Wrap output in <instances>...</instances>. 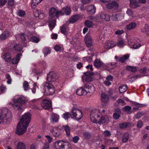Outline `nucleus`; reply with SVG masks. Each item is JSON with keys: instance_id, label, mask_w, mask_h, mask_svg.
I'll return each instance as SVG.
<instances>
[{"instance_id": "f257e3e1", "label": "nucleus", "mask_w": 149, "mask_h": 149, "mask_svg": "<svg viewBox=\"0 0 149 149\" xmlns=\"http://www.w3.org/2000/svg\"><path fill=\"white\" fill-rule=\"evenodd\" d=\"M31 114L28 112L22 116V118L19 122L16 132L18 135L23 134L26 132L27 127L31 120Z\"/></svg>"}, {"instance_id": "f03ea898", "label": "nucleus", "mask_w": 149, "mask_h": 149, "mask_svg": "<svg viewBox=\"0 0 149 149\" xmlns=\"http://www.w3.org/2000/svg\"><path fill=\"white\" fill-rule=\"evenodd\" d=\"M91 121L94 123L104 124L109 120L108 117L106 116H103L99 110H94L92 111L90 114Z\"/></svg>"}, {"instance_id": "7ed1b4c3", "label": "nucleus", "mask_w": 149, "mask_h": 149, "mask_svg": "<svg viewBox=\"0 0 149 149\" xmlns=\"http://www.w3.org/2000/svg\"><path fill=\"white\" fill-rule=\"evenodd\" d=\"M12 113L7 108L0 109V124H3L5 122L8 124L11 120Z\"/></svg>"}, {"instance_id": "20e7f679", "label": "nucleus", "mask_w": 149, "mask_h": 149, "mask_svg": "<svg viewBox=\"0 0 149 149\" xmlns=\"http://www.w3.org/2000/svg\"><path fill=\"white\" fill-rule=\"evenodd\" d=\"M54 146L56 149H71L72 148L69 142L61 140L56 141Z\"/></svg>"}, {"instance_id": "39448f33", "label": "nucleus", "mask_w": 149, "mask_h": 149, "mask_svg": "<svg viewBox=\"0 0 149 149\" xmlns=\"http://www.w3.org/2000/svg\"><path fill=\"white\" fill-rule=\"evenodd\" d=\"M42 85L45 93L47 95H51L54 92V88L52 84L47 82H45Z\"/></svg>"}, {"instance_id": "423d86ee", "label": "nucleus", "mask_w": 149, "mask_h": 149, "mask_svg": "<svg viewBox=\"0 0 149 149\" xmlns=\"http://www.w3.org/2000/svg\"><path fill=\"white\" fill-rule=\"evenodd\" d=\"M83 87L86 90V92L88 96L91 95L95 91V87L91 83L85 84L83 85Z\"/></svg>"}, {"instance_id": "0eeeda50", "label": "nucleus", "mask_w": 149, "mask_h": 149, "mask_svg": "<svg viewBox=\"0 0 149 149\" xmlns=\"http://www.w3.org/2000/svg\"><path fill=\"white\" fill-rule=\"evenodd\" d=\"M71 117H74L77 120H80L82 117L81 111L79 109L74 108H72L71 111Z\"/></svg>"}, {"instance_id": "6e6552de", "label": "nucleus", "mask_w": 149, "mask_h": 149, "mask_svg": "<svg viewBox=\"0 0 149 149\" xmlns=\"http://www.w3.org/2000/svg\"><path fill=\"white\" fill-rule=\"evenodd\" d=\"M49 14L50 18H55L58 17L60 15H63L64 13L61 11H58L54 8H52L49 10Z\"/></svg>"}, {"instance_id": "1a4fd4ad", "label": "nucleus", "mask_w": 149, "mask_h": 149, "mask_svg": "<svg viewBox=\"0 0 149 149\" xmlns=\"http://www.w3.org/2000/svg\"><path fill=\"white\" fill-rule=\"evenodd\" d=\"M13 100L14 102H17L22 104L27 101L28 100L23 96L17 95L14 97Z\"/></svg>"}, {"instance_id": "9d476101", "label": "nucleus", "mask_w": 149, "mask_h": 149, "mask_svg": "<svg viewBox=\"0 0 149 149\" xmlns=\"http://www.w3.org/2000/svg\"><path fill=\"white\" fill-rule=\"evenodd\" d=\"M41 105L42 107L44 109L52 110L51 102L47 99L43 100L41 102Z\"/></svg>"}, {"instance_id": "9b49d317", "label": "nucleus", "mask_w": 149, "mask_h": 149, "mask_svg": "<svg viewBox=\"0 0 149 149\" xmlns=\"http://www.w3.org/2000/svg\"><path fill=\"white\" fill-rule=\"evenodd\" d=\"M58 75L53 72H49L47 76V80L49 82L56 81L58 80Z\"/></svg>"}, {"instance_id": "f8f14e48", "label": "nucleus", "mask_w": 149, "mask_h": 149, "mask_svg": "<svg viewBox=\"0 0 149 149\" xmlns=\"http://www.w3.org/2000/svg\"><path fill=\"white\" fill-rule=\"evenodd\" d=\"M61 128L60 126L54 127L50 130V132L54 136H58L61 133Z\"/></svg>"}, {"instance_id": "ddd939ff", "label": "nucleus", "mask_w": 149, "mask_h": 149, "mask_svg": "<svg viewBox=\"0 0 149 149\" xmlns=\"http://www.w3.org/2000/svg\"><path fill=\"white\" fill-rule=\"evenodd\" d=\"M22 104L17 102H14L12 104L13 107L15 110H18L20 112L23 111L24 109L22 107Z\"/></svg>"}, {"instance_id": "4468645a", "label": "nucleus", "mask_w": 149, "mask_h": 149, "mask_svg": "<svg viewBox=\"0 0 149 149\" xmlns=\"http://www.w3.org/2000/svg\"><path fill=\"white\" fill-rule=\"evenodd\" d=\"M104 64L100 59H96L94 61V65L97 68L101 67L103 68Z\"/></svg>"}, {"instance_id": "2eb2a0df", "label": "nucleus", "mask_w": 149, "mask_h": 149, "mask_svg": "<svg viewBox=\"0 0 149 149\" xmlns=\"http://www.w3.org/2000/svg\"><path fill=\"white\" fill-rule=\"evenodd\" d=\"M51 122L54 123L58 122L59 119V116L58 115L54 113H52L50 117Z\"/></svg>"}, {"instance_id": "dca6fc26", "label": "nucleus", "mask_w": 149, "mask_h": 149, "mask_svg": "<svg viewBox=\"0 0 149 149\" xmlns=\"http://www.w3.org/2000/svg\"><path fill=\"white\" fill-rule=\"evenodd\" d=\"M86 90L83 87V86L81 87L78 88L76 91L77 94L79 96L82 95H87Z\"/></svg>"}, {"instance_id": "f3484780", "label": "nucleus", "mask_w": 149, "mask_h": 149, "mask_svg": "<svg viewBox=\"0 0 149 149\" xmlns=\"http://www.w3.org/2000/svg\"><path fill=\"white\" fill-rule=\"evenodd\" d=\"M116 43L112 41H107L105 43L104 47L106 49H109L114 47Z\"/></svg>"}, {"instance_id": "a211bd4d", "label": "nucleus", "mask_w": 149, "mask_h": 149, "mask_svg": "<svg viewBox=\"0 0 149 149\" xmlns=\"http://www.w3.org/2000/svg\"><path fill=\"white\" fill-rule=\"evenodd\" d=\"M85 74L86 76L85 77V80L86 82H91L92 80V78L91 77L93 75V73L91 72H87L85 73Z\"/></svg>"}, {"instance_id": "6ab92c4d", "label": "nucleus", "mask_w": 149, "mask_h": 149, "mask_svg": "<svg viewBox=\"0 0 149 149\" xmlns=\"http://www.w3.org/2000/svg\"><path fill=\"white\" fill-rule=\"evenodd\" d=\"M87 11L90 12L91 14H94L95 12V7L94 5H89L86 7Z\"/></svg>"}, {"instance_id": "aec40b11", "label": "nucleus", "mask_w": 149, "mask_h": 149, "mask_svg": "<svg viewBox=\"0 0 149 149\" xmlns=\"http://www.w3.org/2000/svg\"><path fill=\"white\" fill-rule=\"evenodd\" d=\"M22 54L21 53L17 54L15 57L13 58L12 60V63L14 64H17L20 60V58Z\"/></svg>"}, {"instance_id": "412c9836", "label": "nucleus", "mask_w": 149, "mask_h": 149, "mask_svg": "<svg viewBox=\"0 0 149 149\" xmlns=\"http://www.w3.org/2000/svg\"><path fill=\"white\" fill-rule=\"evenodd\" d=\"M56 24V21L55 19H49V26L50 30L52 31L54 28Z\"/></svg>"}, {"instance_id": "4be33fe9", "label": "nucleus", "mask_w": 149, "mask_h": 149, "mask_svg": "<svg viewBox=\"0 0 149 149\" xmlns=\"http://www.w3.org/2000/svg\"><path fill=\"white\" fill-rule=\"evenodd\" d=\"M116 66V63L113 64L112 63H109L106 64H104L103 68H106V69L108 70L113 69Z\"/></svg>"}, {"instance_id": "5701e85b", "label": "nucleus", "mask_w": 149, "mask_h": 149, "mask_svg": "<svg viewBox=\"0 0 149 149\" xmlns=\"http://www.w3.org/2000/svg\"><path fill=\"white\" fill-rule=\"evenodd\" d=\"M101 97V101L104 103L107 102L109 100L108 95L104 93H102Z\"/></svg>"}, {"instance_id": "b1692460", "label": "nucleus", "mask_w": 149, "mask_h": 149, "mask_svg": "<svg viewBox=\"0 0 149 149\" xmlns=\"http://www.w3.org/2000/svg\"><path fill=\"white\" fill-rule=\"evenodd\" d=\"M137 25L136 24L135 22H132L127 25L126 29L128 30H131L135 29Z\"/></svg>"}, {"instance_id": "393cba45", "label": "nucleus", "mask_w": 149, "mask_h": 149, "mask_svg": "<svg viewBox=\"0 0 149 149\" xmlns=\"http://www.w3.org/2000/svg\"><path fill=\"white\" fill-rule=\"evenodd\" d=\"M33 14L35 17H38L40 19H42L44 17V15L42 13H41L40 11L37 10H35L33 12Z\"/></svg>"}, {"instance_id": "a878e982", "label": "nucleus", "mask_w": 149, "mask_h": 149, "mask_svg": "<svg viewBox=\"0 0 149 149\" xmlns=\"http://www.w3.org/2000/svg\"><path fill=\"white\" fill-rule=\"evenodd\" d=\"M130 6L133 8H135L136 7H139V3L135 0H130Z\"/></svg>"}, {"instance_id": "bb28decb", "label": "nucleus", "mask_w": 149, "mask_h": 149, "mask_svg": "<svg viewBox=\"0 0 149 149\" xmlns=\"http://www.w3.org/2000/svg\"><path fill=\"white\" fill-rule=\"evenodd\" d=\"M2 58L7 62H9L10 61L11 57L9 53L4 54L2 56Z\"/></svg>"}, {"instance_id": "cd10ccee", "label": "nucleus", "mask_w": 149, "mask_h": 149, "mask_svg": "<svg viewBox=\"0 0 149 149\" xmlns=\"http://www.w3.org/2000/svg\"><path fill=\"white\" fill-rule=\"evenodd\" d=\"M79 18V16L78 15H74L72 16L70 20L67 22V24L69 23H73L76 22Z\"/></svg>"}, {"instance_id": "c85d7f7f", "label": "nucleus", "mask_w": 149, "mask_h": 149, "mask_svg": "<svg viewBox=\"0 0 149 149\" xmlns=\"http://www.w3.org/2000/svg\"><path fill=\"white\" fill-rule=\"evenodd\" d=\"M129 134L126 132L124 133L123 135L122 141L124 143L127 142L129 139Z\"/></svg>"}, {"instance_id": "c756f323", "label": "nucleus", "mask_w": 149, "mask_h": 149, "mask_svg": "<svg viewBox=\"0 0 149 149\" xmlns=\"http://www.w3.org/2000/svg\"><path fill=\"white\" fill-rule=\"evenodd\" d=\"M141 32L146 34H149V25L146 24L141 29Z\"/></svg>"}, {"instance_id": "7c9ffc66", "label": "nucleus", "mask_w": 149, "mask_h": 149, "mask_svg": "<svg viewBox=\"0 0 149 149\" xmlns=\"http://www.w3.org/2000/svg\"><path fill=\"white\" fill-rule=\"evenodd\" d=\"M10 35L8 32H6L2 33L0 36V38L1 40H4L8 37Z\"/></svg>"}, {"instance_id": "2f4dec72", "label": "nucleus", "mask_w": 149, "mask_h": 149, "mask_svg": "<svg viewBox=\"0 0 149 149\" xmlns=\"http://www.w3.org/2000/svg\"><path fill=\"white\" fill-rule=\"evenodd\" d=\"M61 11L62 13L64 12L66 15H69L71 13L70 8V7L66 6L63 8Z\"/></svg>"}, {"instance_id": "473e14b6", "label": "nucleus", "mask_w": 149, "mask_h": 149, "mask_svg": "<svg viewBox=\"0 0 149 149\" xmlns=\"http://www.w3.org/2000/svg\"><path fill=\"white\" fill-rule=\"evenodd\" d=\"M123 110L124 111H126L128 113L130 114L132 112V108L130 106H125L123 108Z\"/></svg>"}, {"instance_id": "72a5a7b5", "label": "nucleus", "mask_w": 149, "mask_h": 149, "mask_svg": "<svg viewBox=\"0 0 149 149\" xmlns=\"http://www.w3.org/2000/svg\"><path fill=\"white\" fill-rule=\"evenodd\" d=\"M129 57V55L128 54L125 55L123 57L119 58V61L121 63H123L126 61Z\"/></svg>"}, {"instance_id": "f704fd0d", "label": "nucleus", "mask_w": 149, "mask_h": 149, "mask_svg": "<svg viewBox=\"0 0 149 149\" xmlns=\"http://www.w3.org/2000/svg\"><path fill=\"white\" fill-rule=\"evenodd\" d=\"M126 68L127 70L131 71L133 72H136L137 70L136 67L129 65L127 66L126 67Z\"/></svg>"}, {"instance_id": "c9c22d12", "label": "nucleus", "mask_w": 149, "mask_h": 149, "mask_svg": "<svg viewBox=\"0 0 149 149\" xmlns=\"http://www.w3.org/2000/svg\"><path fill=\"white\" fill-rule=\"evenodd\" d=\"M30 40L32 42L38 43L40 41V39L36 36H32L30 38Z\"/></svg>"}, {"instance_id": "e433bc0d", "label": "nucleus", "mask_w": 149, "mask_h": 149, "mask_svg": "<svg viewBox=\"0 0 149 149\" xmlns=\"http://www.w3.org/2000/svg\"><path fill=\"white\" fill-rule=\"evenodd\" d=\"M127 89V87L125 85H122L119 88V91L120 93L125 92Z\"/></svg>"}, {"instance_id": "4c0bfd02", "label": "nucleus", "mask_w": 149, "mask_h": 149, "mask_svg": "<svg viewBox=\"0 0 149 149\" xmlns=\"http://www.w3.org/2000/svg\"><path fill=\"white\" fill-rule=\"evenodd\" d=\"M131 124L128 123H120L119 125L120 127L121 128H125L130 126Z\"/></svg>"}, {"instance_id": "58836bf2", "label": "nucleus", "mask_w": 149, "mask_h": 149, "mask_svg": "<svg viewBox=\"0 0 149 149\" xmlns=\"http://www.w3.org/2000/svg\"><path fill=\"white\" fill-rule=\"evenodd\" d=\"M84 24L86 26L89 28L92 27L93 26V23L89 20H86Z\"/></svg>"}, {"instance_id": "ea45409f", "label": "nucleus", "mask_w": 149, "mask_h": 149, "mask_svg": "<svg viewBox=\"0 0 149 149\" xmlns=\"http://www.w3.org/2000/svg\"><path fill=\"white\" fill-rule=\"evenodd\" d=\"M23 87L25 91H27L30 89L29 87V85L28 82L26 81H25L23 83Z\"/></svg>"}, {"instance_id": "a19ab883", "label": "nucleus", "mask_w": 149, "mask_h": 149, "mask_svg": "<svg viewBox=\"0 0 149 149\" xmlns=\"http://www.w3.org/2000/svg\"><path fill=\"white\" fill-rule=\"evenodd\" d=\"M43 52L45 56H47L48 54L50 53L51 50L48 47H45L43 49Z\"/></svg>"}, {"instance_id": "79ce46f5", "label": "nucleus", "mask_w": 149, "mask_h": 149, "mask_svg": "<svg viewBox=\"0 0 149 149\" xmlns=\"http://www.w3.org/2000/svg\"><path fill=\"white\" fill-rule=\"evenodd\" d=\"M61 32L65 35L67 34L68 32V29L64 25H63L61 29Z\"/></svg>"}, {"instance_id": "37998d69", "label": "nucleus", "mask_w": 149, "mask_h": 149, "mask_svg": "<svg viewBox=\"0 0 149 149\" xmlns=\"http://www.w3.org/2000/svg\"><path fill=\"white\" fill-rule=\"evenodd\" d=\"M63 128L65 131L67 135L68 136H69L70 135V129L69 126L67 125L63 126Z\"/></svg>"}, {"instance_id": "c03bdc74", "label": "nucleus", "mask_w": 149, "mask_h": 149, "mask_svg": "<svg viewBox=\"0 0 149 149\" xmlns=\"http://www.w3.org/2000/svg\"><path fill=\"white\" fill-rule=\"evenodd\" d=\"M133 44H132L131 45H133V46L134 49H138L141 46V45L138 42H136L135 40H133Z\"/></svg>"}, {"instance_id": "a18cd8bd", "label": "nucleus", "mask_w": 149, "mask_h": 149, "mask_svg": "<svg viewBox=\"0 0 149 149\" xmlns=\"http://www.w3.org/2000/svg\"><path fill=\"white\" fill-rule=\"evenodd\" d=\"M22 46L19 44H16L14 47L15 49L17 51H21L22 49Z\"/></svg>"}, {"instance_id": "49530a36", "label": "nucleus", "mask_w": 149, "mask_h": 149, "mask_svg": "<svg viewBox=\"0 0 149 149\" xmlns=\"http://www.w3.org/2000/svg\"><path fill=\"white\" fill-rule=\"evenodd\" d=\"M111 133L110 131L106 130L102 133V135L105 137H109L111 135Z\"/></svg>"}, {"instance_id": "de8ad7c7", "label": "nucleus", "mask_w": 149, "mask_h": 149, "mask_svg": "<svg viewBox=\"0 0 149 149\" xmlns=\"http://www.w3.org/2000/svg\"><path fill=\"white\" fill-rule=\"evenodd\" d=\"M34 0H32V2L31 3V7L32 8H34L36 5L40 3L41 1H39V0H35L36 1H34Z\"/></svg>"}, {"instance_id": "09e8293b", "label": "nucleus", "mask_w": 149, "mask_h": 149, "mask_svg": "<svg viewBox=\"0 0 149 149\" xmlns=\"http://www.w3.org/2000/svg\"><path fill=\"white\" fill-rule=\"evenodd\" d=\"M17 149H25L24 144L21 142H19L17 144Z\"/></svg>"}, {"instance_id": "8fccbe9b", "label": "nucleus", "mask_w": 149, "mask_h": 149, "mask_svg": "<svg viewBox=\"0 0 149 149\" xmlns=\"http://www.w3.org/2000/svg\"><path fill=\"white\" fill-rule=\"evenodd\" d=\"M5 77L6 79H7V84H10L11 83L12 80L10 75L8 74H7L6 75Z\"/></svg>"}, {"instance_id": "3c124183", "label": "nucleus", "mask_w": 149, "mask_h": 149, "mask_svg": "<svg viewBox=\"0 0 149 149\" xmlns=\"http://www.w3.org/2000/svg\"><path fill=\"white\" fill-rule=\"evenodd\" d=\"M0 88L1 90V91H0V94L4 93L6 92V87L5 86L2 85L1 86Z\"/></svg>"}, {"instance_id": "603ef678", "label": "nucleus", "mask_w": 149, "mask_h": 149, "mask_svg": "<svg viewBox=\"0 0 149 149\" xmlns=\"http://www.w3.org/2000/svg\"><path fill=\"white\" fill-rule=\"evenodd\" d=\"M113 8L117 9L118 8V3L115 1H113L111 2Z\"/></svg>"}, {"instance_id": "864d4df0", "label": "nucleus", "mask_w": 149, "mask_h": 149, "mask_svg": "<svg viewBox=\"0 0 149 149\" xmlns=\"http://www.w3.org/2000/svg\"><path fill=\"white\" fill-rule=\"evenodd\" d=\"M17 14L19 17H23L25 15V13L24 11L19 10L17 11Z\"/></svg>"}, {"instance_id": "5fc2aeb1", "label": "nucleus", "mask_w": 149, "mask_h": 149, "mask_svg": "<svg viewBox=\"0 0 149 149\" xmlns=\"http://www.w3.org/2000/svg\"><path fill=\"white\" fill-rule=\"evenodd\" d=\"M117 45L118 47L122 48L124 46L125 44L123 40H120L118 41Z\"/></svg>"}, {"instance_id": "6e6d98bb", "label": "nucleus", "mask_w": 149, "mask_h": 149, "mask_svg": "<svg viewBox=\"0 0 149 149\" xmlns=\"http://www.w3.org/2000/svg\"><path fill=\"white\" fill-rule=\"evenodd\" d=\"M71 112L70 113V114L68 112H66L63 114V117L65 119L67 120L69 118L70 116L71 117Z\"/></svg>"}, {"instance_id": "4d7b16f0", "label": "nucleus", "mask_w": 149, "mask_h": 149, "mask_svg": "<svg viewBox=\"0 0 149 149\" xmlns=\"http://www.w3.org/2000/svg\"><path fill=\"white\" fill-rule=\"evenodd\" d=\"M92 40V39L91 36L89 35L88 33H87L86 34L85 37V41H90Z\"/></svg>"}, {"instance_id": "13d9d810", "label": "nucleus", "mask_w": 149, "mask_h": 149, "mask_svg": "<svg viewBox=\"0 0 149 149\" xmlns=\"http://www.w3.org/2000/svg\"><path fill=\"white\" fill-rule=\"evenodd\" d=\"M79 138L78 136H75L72 138V141L74 143H77L79 140Z\"/></svg>"}, {"instance_id": "bf43d9fd", "label": "nucleus", "mask_w": 149, "mask_h": 149, "mask_svg": "<svg viewBox=\"0 0 149 149\" xmlns=\"http://www.w3.org/2000/svg\"><path fill=\"white\" fill-rule=\"evenodd\" d=\"M87 46L88 47H91L92 45V40L85 41Z\"/></svg>"}, {"instance_id": "052dcab7", "label": "nucleus", "mask_w": 149, "mask_h": 149, "mask_svg": "<svg viewBox=\"0 0 149 149\" xmlns=\"http://www.w3.org/2000/svg\"><path fill=\"white\" fill-rule=\"evenodd\" d=\"M113 117L114 119L116 120L120 117V115L119 113H117L115 112L113 114Z\"/></svg>"}, {"instance_id": "680f3d73", "label": "nucleus", "mask_w": 149, "mask_h": 149, "mask_svg": "<svg viewBox=\"0 0 149 149\" xmlns=\"http://www.w3.org/2000/svg\"><path fill=\"white\" fill-rule=\"evenodd\" d=\"M116 15L117 16V17L118 19V20H121L123 18L124 16L122 14H118Z\"/></svg>"}, {"instance_id": "e2e57ef3", "label": "nucleus", "mask_w": 149, "mask_h": 149, "mask_svg": "<svg viewBox=\"0 0 149 149\" xmlns=\"http://www.w3.org/2000/svg\"><path fill=\"white\" fill-rule=\"evenodd\" d=\"M124 32V31L123 30H118L115 31V33L116 35H119L122 34Z\"/></svg>"}, {"instance_id": "0e129e2a", "label": "nucleus", "mask_w": 149, "mask_h": 149, "mask_svg": "<svg viewBox=\"0 0 149 149\" xmlns=\"http://www.w3.org/2000/svg\"><path fill=\"white\" fill-rule=\"evenodd\" d=\"M140 72L141 73L145 74L147 72V69L146 67H143L140 70Z\"/></svg>"}, {"instance_id": "69168bd1", "label": "nucleus", "mask_w": 149, "mask_h": 149, "mask_svg": "<svg viewBox=\"0 0 149 149\" xmlns=\"http://www.w3.org/2000/svg\"><path fill=\"white\" fill-rule=\"evenodd\" d=\"M143 116V113L141 112H138L135 116V118L137 119H139Z\"/></svg>"}, {"instance_id": "338daca9", "label": "nucleus", "mask_w": 149, "mask_h": 149, "mask_svg": "<svg viewBox=\"0 0 149 149\" xmlns=\"http://www.w3.org/2000/svg\"><path fill=\"white\" fill-rule=\"evenodd\" d=\"M49 143L47 142H46L44 143V145L42 147V149H49Z\"/></svg>"}, {"instance_id": "774afa93", "label": "nucleus", "mask_w": 149, "mask_h": 149, "mask_svg": "<svg viewBox=\"0 0 149 149\" xmlns=\"http://www.w3.org/2000/svg\"><path fill=\"white\" fill-rule=\"evenodd\" d=\"M111 19L113 21H118V19L116 15H113L111 17Z\"/></svg>"}]
</instances>
